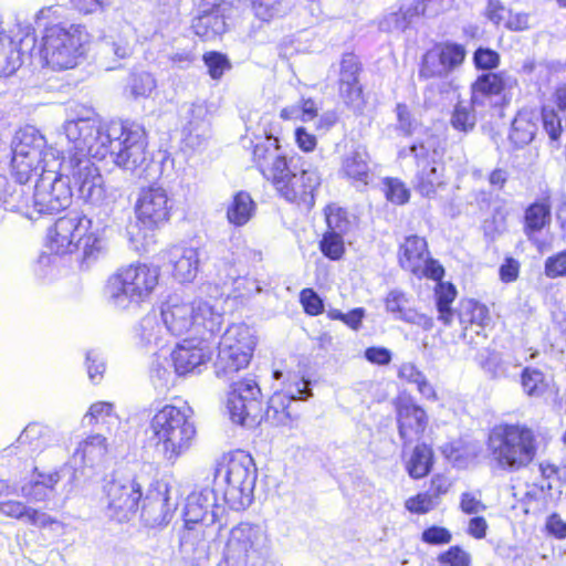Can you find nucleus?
<instances>
[{
  "instance_id": "obj_1",
  "label": "nucleus",
  "mask_w": 566,
  "mask_h": 566,
  "mask_svg": "<svg viewBox=\"0 0 566 566\" xmlns=\"http://www.w3.org/2000/svg\"><path fill=\"white\" fill-rule=\"evenodd\" d=\"M70 147L67 158L42 166L41 175L30 197V217L53 214L69 208L73 191L88 205L102 208L108 216L111 200L104 179L91 158L113 163L139 178L155 180L161 177L164 159L153 160L147 151V135L143 125L134 122L103 124L95 114L66 120L62 126Z\"/></svg>"
},
{
  "instance_id": "obj_2",
  "label": "nucleus",
  "mask_w": 566,
  "mask_h": 566,
  "mask_svg": "<svg viewBox=\"0 0 566 566\" xmlns=\"http://www.w3.org/2000/svg\"><path fill=\"white\" fill-rule=\"evenodd\" d=\"M160 318L169 335L191 334L202 340H208L219 333L223 324V313L217 302H186L177 295L169 296L161 304Z\"/></svg>"
},
{
  "instance_id": "obj_3",
  "label": "nucleus",
  "mask_w": 566,
  "mask_h": 566,
  "mask_svg": "<svg viewBox=\"0 0 566 566\" xmlns=\"http://www.w3.org/2000/svg\"><path fill=\"white\" fill-rule=\"evenodd\" d=\"M149 440L169 463H175L195 442L197 430L189 406L165 405L149 421Z\"/></svg>"
},
{
  "instance_id": "obj_4",
  "label": "nucleus",
  "mask_w": 566,
  "mask_h": 566,
  "mask_svg": "<svg viewBox=\"0 0 566 566\" xmlns=\"http://www.w3.org/2000/svg\"><path fill=\"white\" fill-rule=\"evenodd\" d=\"M486 449L493 469L517 472L535 459L536 436L526 424L500 423L491 429Z\"/></svg>"
},
{
  "instance_id": "obj_5",
  "label": "nucleus",
  "mask_w": 566,
  "mask_h": 566,
  "mask_svg": "<svg viewBox=\"0 0 566 566\" xmlns=\"http://www.w3.org/2000/svg\"><path fill=\"white\" fill-rule=\"evenodd\" d=\"M88 40L82 24H49L42 31L38 53L43 66L52 71L72 70L84 59Z\"/></svg>"
},
{
  "instance_id": "obj_6",
  "label": "nucleus",
  "mask_w": 566,
  "mask_h": 566,
  "mask_svg": "<svg viewBox=\"0 0 566 566\" xmlns=\"http://www.w3.org/2000/svg\"><path fill=\"white\" fill-rule=\"evenodd\" d=\"M49 249L64 255L82 251V262L88 264L105 250L103 230L93 229L92 220L85 214L71 211L59 218L49 230Z\"/></svg>"
},
{
  "instance_id": "obj_7",
  "label": "nucleus",
  "mask_w": 566,
  "mask_h": 566,
  "mask_svg": "<svg viewBox=\"0 0 566 566\" xmlns=\"http://www.w3.org/2000/svg\"><path fill=\"white\" fill-rule=\"evenodd\" d=\"M213 475L216 486L232 510L241 511L251 505L258 471L249 453L238 450L223 454L217 461Z\"/></svg>"
},
{
  "instance_id": "obj_8",
  "label": "nucleus",
  "mask_w": 566,
  "mask_h": 566,
  "mask_svg": "<svg viewBox=\"0 0 566 566\" xmlns=\"http://www.w3.org/2000/svg\"><path fill=\"white\" fill-rule=\"evenodd\" d=\"M159 268L133 263L120 268L108 279L106 294L111 305L126 310L132 304L146 302L159 282Z\"/></svg>"
},
{
  "instance_id": "obj_9",
  "label": "nucleus",
  "mask_w": 566,
  "mask_h": 566,
  "mask_svg": "<svg viewBox=\"0 0 566 566\" xmlns=\"http://www.w3.org/2000/svg\"><path fill=\"white\" fill-rule=\"evenodd\" d=\"M270 539L259 524L242 522L227 541L223 558L217 566H260L270 557Z\"/></svg>"
},
{
  "instance_id": "obj_10",
  "label": "nucleus",
  "mask_w": 566,
  "mask_h": 566,
  "mask_svg": "<svg viewBox=\"0 0 566 566\" xmlns=\"http://www.w3.org/2000/svg\"><path fill=\"white\" fill-rule=\"evenodd\" d=\"M11 166L20 181H29L33 172L42 166H49L53 159H60V151L46 147L44 136L33 126L19 129L11 144Z\"/></svg>"
},
{
  "instance_id": "obj_11",
  "label": "nucleus",
  "mask_w": 566,
  "mask_h": 566,
  "mask_svg": "<svg viewBox=\"0 0 566 566\" xmlns=\"http://www.w3.org/2000/svg\"><path fill=\"white\" fill-rule=\"evenodd\" d=\"M255 346L254 335L245 324H233L227 328L219 342L214 365L219 378L232 380L233 374L245 368Z\"/></svg>"
},
{
  "instance_id": "obj_12",
  "label": "nucleus",
  "mask_w": 566,
  "mask_h": 566,
  "mask_svg": "<svg viewBox=\"0 0 566 566\" xmlns=\"http://www.w3.org/2000/svg\"><path fill=\"white\" fill-rule=\"evenodd\" d=\"M182 517L185 527L197 528L206 535H219L227 525L226 509L209 488L195 490L187 496Z\"/></svg>"
},
{
  "instance_id": "obj_13",
  "label": "nucleus",
  "mask_w": 566,
  "mask_h": 566,
  "mask_svg": "<svg viewBox=\"0 0 566 566\" xmlns=\"http://www.w3.org/2000/svg\"><path fill=\"white\" fill-rule=\"evenodd\" d=\"M300 158H290L281 174L270 180L275 190L286 201L303 205L310 209L315 203V193L321 186V175L315 168L301 167L297 172Z\"/></svg>"
},
{
  "instance_id": "obj_14",
  "label": "nucleus",
  "mask_w": 566,
  "mask_h": 566,
  "mask_svg": "<svg viewBox=\"0 0 566 566\" xmlns=\"http://www.w3.org/2000/svg\"><path fill=\"white\" fill-rule=\"evenodd\" d=\"M467 59V49L463 44L446 40L433 44L424 52L419 66V77L448 78L458 72Z\"/></svg>"
},
{
  "instance_id": "obj_15",
  "label": "nucleus",
  "mask_w": 566,
  "mask_h": 566,
  "mask_svg": "<svg viewBox=\"0 0 566 566\" xmlns=\"http://www.w3.org/2000/svg\"><path fill=\"white\" fill-rule=\"evenodd\" d=\"M105 514L118 523L130 521L137 513L142 485L134 478H115L104 486Z\"/></svg>"
},
{
  "instance_id": "obj_16",
  "label": "nucleus",
  "mask_w": 566,
  "mask_h": 566,
  "mask_svg": "<svg viewBox=\"0 0 566 566\" xmlns=\"http://www.w3.org/2000/svg\"><path fill=\"white\" fill-rule=\"evenodd\" d=\"M311 395L310 382L295 373H289L282 388L276 389L269 399L265 419L275 426H291L294 418L289 410L290 403Z\"/></svg>"
},
{
  "instance_id": "obj_17",
  "label": "nucleus",
  "mask_w": 566,
  "mask_h": 566,
  "mask_svg": "<svg viewBox=\"0 0 566 566\" xmlns=\"http://www.w3.org/2000/svg\"><path fill=\"white\" fill-rule=\"evenodd\" d=\"M172 200L165 188L151 185L142 188L136 202L138 221L148 229L165 224L171 214Z\"/></svg>"
},
{
  "instance_id": "obj_18",
  "label": "nucleus",
  "mask_w": 566,
  "mask_h": 566,
  "mask_svg": "<svg viewBox=\"0 0 566 566\" xmlns=\"http://www.w3.org/2000/svg\"><path fill=\"white\" fill-rule=\"evenodd\" d=\"M409 151L418 166L417 190L424 197L434 196L438 188L444 185V166L438 159V153L423 143L413 144Z\"/></svg>"
},
{
  "instance_id": "obj_19",
  "label": "nucleus",
  "mask_w": 566,
  "mask_h": 566,
  "mask_svg": "<svg viewBox=\"0 0 566 566\" xmlns=\"http://www.w3.org/2000/svg\"><path fill=\"white\" fill-rule=\"evenodd\" d=\"M457 316L463 329V339L474 348L483 347L491 319L488 307L474 300H463L457 310Z\"/></svg>"
},
{
  "instance_id": "obj_20",
  "label": "nucleus",
  "mask_w": 566,
  "mask_h": 566,
  "mask_svg": "<svg viewBox=\"0 0 566 566\" xmlns=\"http://www.w3.org/2000/svg\"><path fill=\"white\" fill-rule=\"evenodd\" d=\"M182 140L186 147L198 149L210 137V112L205 102L185 104L181 108Z\"/></svg>"
},
{
  "instance_id": "obj_21",
  "label": "nucleus",
  "mask_w": 566,
  "mask_h": 566,
  "mask_svg": "<svg viewBox=\"0 0 566 566\" xmlns=\"http://www.w3.org/2000/svg\"><path fill=\"white\" fill-rule=\"evenodd\" d=\"M108 451L106 438L101 433L90 434L77 443L70 460L75 474L86 468L99 465Z\"/></svg>"
},
{
  "instance_id": "obj_22",
  "label": "nucleus",
  "mask_w": 566,
  "mask_h": 566,
  "mask_svg": "<svg viewBox=\"0 0 566 566\" xmlns=\"http://www.w3.org/2000/svg\"><path fill=\"white\" fill-rule=\"evenodd\" d=\"M397 421L405 447L419 440L428 423L426 411L407 400L399 401L397 406Z\"/></svg>"
},
{
  "instance_id": "obj_23",
  "label": "nucleus",
  "mask_w": 566,
  "mask_h": 566,
  "mask_svg": "<svg viewBox=\"0 0 566 566\" xmlns=\"http://www.w3.org/2000/svg\"><path fill=\"white\" fill-rule=\"evenodd\" d=\"M206 342L200 339L198 344L193 345L191 342L185 340L177 345L170 354L176 375L182 376L195 371L211 359L212 352Z\"/></svg>"
},
{
  "instance_id": "obj_24",
  "label": "nucleus",
  "mask_w": 566,
  "mask_h": 566,
  "mask_svg": "<svg viewBox=\"0 0 566 566\" xmlns=\"http://www.w3.org/2000/svg\"><path fill=\"white\" fill-rule=\"evenodd\" d=\"M253 160L262 175L271 180L274 175L281 174L289 163L285 156L280 153L279 139L273 136H266L254 145Z\"/></svg>"
},
{
  "instance_id": "obj_25",
  "label": "nucleus",
  "mask_w": 566,
  "mask_h": 566,
  "mask_svg": "<svg viewBox=\"0 0 566 566\" xmlns=\"http://www.w3.org/2000/svg\"><path fill=\"white\" fill-rule=\"evenodd\" d=\"M165 258L172 268V276L181 282H191L199 270V252L197 249L174 245L165 252Z\"/></svg>"
},
{
  "instance_id": "obj_26",
  "label": "nucleus",
  "mask_w": 566,
  "mask_h": 566,
  "mask_svg": "<svg viewBox=\"0 0 566 566\" xmlns=\"http://www.w3.org/2000/svg\"><path fill=\"white\" fill-rule=\"evenodd\" d=\"M218 535H206L193 527H185L180 535L179 551L182 559L190 565H200L209 557L210 541Z\"/></svg>"
},
{
  "instance_id": "obj_27",
  "label": "nucleus",
  "mask_w": 566,
  "mask_h": 566,
  "mask_svg": "<svg viewBox=\"0 0 566 566\" xmlns=\"http://www.w3.org/2000/svg\"><path fill=\"white\" fill-rule=\"evenodd\" d=\"M27 182L19 179L11 182L6 175L0 174V207L30 217L31 187Z\"/></svg>"
},
{
  "instance_id": "obj_28",
  "label": "nucleus",
  "mask_w": 566,
  "mask_h": 566,
  "mask_svg": "<svg viewBox=\"0 0 566 566\" xmlns=\"http://www.w3.org/2000/svg\"><path fill=\"white\" fill-rule=\"evenodd\" d=\"M177 502L171 500L169 489L166 486L164 492H156L146 496L142 507V518L151 526H161L169 523L175 511Z\"/></svg>"
},
{
  "instance_id": "obj_29",
  "label": "nucleus",
  "mask_w": 566,
  "mask_h": 566,
  "mask_svg": "<svg viewBox=\"0 0 566 566\" xmlns=\"http://www.w3.org/2000/svg\"><path fill=\"white\" fill-rule=\"evenodd\" d=\"M516 84V80L505 72H486L478 76L472 84L473 103L485 104L491 96H497L505 90L512 88Z\"/></svg>"
},
{
  "instance_id": "obj_30",
  "label": "nucleus",
  "mask_w": 566,
  "mask_h": 566,
  "mask_svg": "<svg viewBox=\"0 0 566 566\" xmlns=\"http://www.w3.org/2000/svg\"><path fill=\"white\" fill-rule=\"evenodd\" d=\"M553 102L557 108H543V126L549 139L559 143L566 132V83L558 84L553 92Z\"/></svg>"
},
{
  "instance_id": "obj_31",
  "label": "nucleus",
  "mask_w": 566,
  "mask_h": 566,
  "mask_svg": "<svg viewBox=\"0 0 566 566\" xmlns=\"http://www.w3.org/2000/svg\"><path fill=\"white\" fill-rule=\"evenodd\" d=\"M52 442V431L46 426L34 422L28 424L10 447L15 453L32 457L42 452Z\"/></svg>"
},
{
  "instance_id": "obj_32",
  "label": "nucleus",
  "mask_w": 566,
  "mask_h": 566,
  "mask_svg": "<svg viewBox=\"0 0 566 566\" xmlns=\"http://www.w3.org/2000/svg\"><path fill=\"white\" fill-rule=\"evenodd\" d=\"M226 10L227 3L224 2H213L210 9H202L200 15L192 23L195 33L206 41L224 33L227 30Z\"/></svg>"
},
{
  "instance_id": "obj_33",
  "label": "nucleus",
  "mask_w": 566,
  "mask_h": 566,
  "mask_svg": "<svg viewBox=\"0 0 566 566\" xmlns=\"http://www.w3.org/2000/svg\"><path fill=\"white\" fill-rule=\"evenodd\" d=\"M35 38L25 35L20 40L19 48L14 40L0 31V76L12 74L21 65V56L29 48H34Z\"/></svg>"
},
{
  "instance_id": "obj_34",
  "label": "nucleus",
  "mask_w": 566,
  "mask_h": 566,
  "mask_svg": "<svg viewBox=\"0 0 566 566\" xmlns=\"http://www.w3.org/2000/svg\"><path fill=\"white\" fill-rule=\"evenodd\" d=\"M223 272L219 270V279L223 284L231 283V287L228 292V297L238 301L240 304H244L251 300L254 295L262 292V286L259 281L248 275L240 276L235 275V269L232 264L222 263Z\"/></svg>"
},
{
  "instance_id": "obj_35",
  "label": "nucleus",
  "mask_w": 566,
  "mask_h": 566,
  "mask_svg": "<svg viewBox=\"0 0 566 566\" xmlns=\"http://www.w3.org/2000/svg\"><path fill=\"white\" fill-rule=\"evenodd\" d=\"M409 304V297L400 290H391L385 297L386 311L396 319L431 327L430 318L413 312Z\"/></svg>"
},
{
  "instance_id": "obj_36",
  "label": "nucleus",
  "mask_w": 566,
  "mask_h": 566,
  "mask_svg": "<svg viewBox=\"0 0 566 566\" xmlns=\"http://www.w3.org/2000/svg\"><path fill=\"white\" fill-rule=\"evenodd\" d=\"M538 114L534 109L520 111L512 122L510 139L517 147L528 145L537 132Z\"/></svg>"
},
{
  "instance_id": "obj_37",
  "label": "nucleus",
  "mask_w": 566,
  "mask_h": 566,
  "mask_svg": "<svg viewBox=\"0 0 566 566\" xmlns=\"http://www.w3.org/2000/svg\"><path fill=\"white\" fill-rule=\"evenodd\" d=\"M428 256L427 242L418 235L407 237L400 245L399 263L407 271H419L423 266V260Z\"/></svg>"
},
{
  "instance_id": "obj_38",
  "label": "nucleus",
  "mask_w": 566,
  "mask_h": 566,
  "mask_svg": "<svg viewBox=\"0 0 566 566\" xmlns=\"http://www.w3.org/2000/svg\"><path fill=\"white\" fill-rule=\"evenodd\" d=\"M342 172L354 181L367 185L370 179L369 155L363 147L348 153L342 163Z\"/></svg>"
},
{
  "instance_id": "obj_39",
  "label": "nucleus",
  "mask_w": 566,
  "mask_h": 566,
  "mask_svg": "<svg viewBox=\"0 0 566 566\" xmlns=\"http://www.w3.org/2000/svg\"><path fill=\"white\" fill-rule=\"evenodd\" d=\"M171 358L166 354L158 353L150 365V382L158 395H165L175 382V370Z\"/></svg>"
},
{
  "instance_id": "obj_40",
  "label": "nucleus",
  "mask_w": 566,
  "mask_h": 566,
  "mask_svg": "<svg viewBox=\"0 0 566 566\" xmlns=\"http://www.w3.org/2000/svg\"><path fill=\"white\" fill-rule=\"evenodd\" d=\"M134 30L130 25H124L118 33L108 35L102 44L105 56H114V62L127 59L133 53Z\"/></svg>"
},
{
  "instance_id": "obj_41",
  "label": "nucleus",
  "mask_w": 566,
  "mask_h": 566,
  "mask_svg": "<svg viewBox=\"0 0 566 566\" xmlns=\"http://www.w3.org/2000/svg\"><path fill=\"white\" fill-rule=\"evenodd\" d=\"M227 409L232 422L243 427H252L260 411V402H248L240 399L239 396L229 394Z\"/></svg>"
},
{
  "instance_id": "obj_42",
  "label": "nucleus",
  "mask_w": 566,
  "mask_h": 566,
  "mask_svg": "<svg viewBox=\"0 0 566 566\" xmlns=\"http://www.w3.org/2000/svg\"><path fill=\"white\" fill-rule=\"evenodd\" d=\"M551 209L548 199H542L527 207L524 216V232L528 239H532L534 233L539 232L549 224Z\"/></svg>"
},
{
  "instance_id": "obj_43",
  "label": "nucleus",
  "mask_w": 566,
  "mask_h": 566,
  "mask_svg": "<svg viewBox=\"0 0 566 566\" xmlns=\"http://www.w3.org/2000/svg\"><path fill=\"white\" fill-rule=\"evenodd\" d=\"M255 212V203L250 193L239 191L234 195L232 201L227 209L228 221L235 226L242 227L247 224Z\"/></svg>"
},
{
  "instance_id": "obj_44",
  "label": "nucleus",
  "mask_w": 566,
  "mask_h": 566,
  "mask_svg": "<svg viewBox=\"0 0 566 566\" xmlns=\"http://www.w3.org/2000/svg\"><path fill=\"white\" fill-rule=\"evenodd\" d=\"M482 106L481 104L473 103V97L469 101H459L453 108L451 114L450 124L451 126L464 134L473 130L476 124V107Z\"/></svg>"
},
{
  "instance_id": "obj_45",
  "label": "nucleus",
  "mask_w": 566,
  "mask_h": 566,
  "mask_svg": "<svg viewBox=\"0 0 566 566\" xmlns=\"http://www.w3.org/2000/svg\"><path fill=\"white\" fill-rule=\"evenodd\" d=\"M433 462V452L427 444H418L406 461V470L412 479L428 475Z\"/></svg>"
},
{
  "instance_id": "obj_46",
  "label": "nucleus",
  "mask_w": 566,
  "mask_h": 566,
  "mask_svg": "<svg viewBox=\"0 0 566 566\" xmlns=\"http://www.w3.org/2000/svg\"><path fill=\"white\" fill-rule=\"evenodd\" d=\"M168 334L156 314L146 315L139 323L138 336L145 345L163 347L167 343Z\"/></svg>"
},
{
  "instance_id": "obj_47",
  "label": "nucleus",
  "mask_w": 566,
  "mask_h": 566,
  "mask_svg": "<svg viewBox=\"0 0 566 566\" xmlns=\"http://www.w3.org/2000/svg\"><path fill=\"white\" fill-rule=\"evenodd\" d=\"M41 480L32 481L21 488V495L30 501L42 502L48 500L60 481L57 472L40 475Z\"/></svg>"
},
{
  "instance_id": "obj_48",
  "label": "nucleus",
  "mask_w": 566,
  "mask_h": 566,
  "mask_svg": "<svg viewBox=\"0 0 566 566\" xmlns=\"http://www.w3.org/2000/svg\"><path fill=\"white\" fill-rule=\"evenodd\" d=\"M118 422L119 418L115 412L114 405L107 401L92 403L82 419L83 426L104 424L109 428Z\"/></svg>"
},
{
  "instance_id": "obj_49",
  "label": "nucleus",
  "mask_w": 566,
  "mask_h": 566,
  "mask_svg": "<svg viewBox=\"0 0 566 566\" xmlns=\"http://www.w3.org/2000/svg\"><path fill=\"white\" fill-rule=\"evenodd\" d=\"M436 306L439 313V319L443 322L444 325H451L454 312L451 310V304L453 303L457 291L455 287L451 283H438L436 290Z\"/></svg>"
},
{
  "instance_id": "obj_50",
  "label": "nucleus",
  "mask_w": 566,
  "mask_h": 566,
  "mask_svg": "<svg viewBox=\"0 0 566 566\" xmlns=\"http://www.w3.org/2000/svg\"><path fill=\"white\" fill-rule=\"evenodd\" d=\"M521 386L528 397H542L549 388V380L541 370L526 367L521 375Z\"/></svg>"
},
{
  "instance_id": "obj_51",
  "label": "nucleus",
  "mask_w": 566,
  "mask_h": 566,
  "mask_svg": "<svg viewBox=\"0 0 566 566\" xmlns=\"http://www.w3.org/2000/svg\"><path fill=\"white\" fill-rule=\"evenodd\" d=\"M157 83L155 77L148 72L132 73L127 85L126 92L134 99L147 98L156 88Z\"/></svg>"
},
{
  "instance_id": "obj_52",
  "label": "nucleus",
  "mask_w": 566,
  "mask_h": 566,
  "mask_svg": "<svg viewBox=\"0 0 566 566\" xmlns=\"http://www.w3.org/2000/svg\"><path fill=\"white\" fill-rule=\"evenodd\" d=\"M256 18L270 21L285 13L286 7L283 0H249Z\"/></svg>"
},
{
  "instance_id": "obj_53",
  "label": "nucleus",
  "mask_w": 566,
  "mask_h": 566,
  "mask_svg": "<svg viewBox=\"0 0 566 566\" xmlns=\"http://www.w3.org/2000/svg\"><path fill=\"white\" fill-rule=\"evenodd\" d=\"M344 234L325 232L321 242L319 248L322 253L331 260H339L345 252Z\"/></svg>"
},
{
  "instance_id": "obj_54",
  "label": "nucleus",
  "mask_w": 566,
  "mask_h": 566,
  "mask_svg": "<svg viewBox=\"0 0 566 566\" xmlns=\"http://www.w3.org/2000/svg\"><path fill=\"white\" fill-rule=\"evenodd\" d=\"M231 395L239 396L248 402H260L261 389L253 378H244L231 384Z\"/></svg>"
},
{
  "instance_id": "obj_55",
  "label": "nucleus",
  "mask_w": 566,
  "mask_h": 566,
  "mask_svg": "<svg viewBox=\"0 0 566 566\" xmlns=\"http://www.w3.org/2000/svg\"><path fill=\"white\" fill-rule=\"evenodd\" d=\"M478 361L480 366L493 378L507 376L505 363L495 352L488 353L485 356L483 353L479 354Z\"/></svg>"
},
{
  "instance_id": "obj_56",
  "label": "nucleus",
  "mask_w": 566,
  "mask_h": 566,
  "mask_svg": "<svg viewBox=\"0 0 566 566\" xmlns=\"http://www.w3.org/2000/svg\"><path fill=\"white\" fill-rule=\"evenodd\" d=\"M327 231L339 234H345L349 229V221L346 211L337 207H327L325 211Z\"/></svg>"
},
{
  "instance_id": "obj_57",
  "label": "nucleus",
  "mask_w": 566,
  "mask_h": 566,
  "mask_svg": "<svg viewBox=\"0 0 566 566\" xmlns=\"http://www.w3.org/2000/svg\"><path fill=\"white\" fill-rule=\"evenodd\" d=\"M397 124L396 128L405 136H410L417 129L419 123L411 113L408 105L398 103L396 106Z\"/></svg>"
},
{
  "instance_id": "obj_58",
  "label": "nucleus",
  "mask_w": 566,
  "mask_h": 566,
  "mask_svg": "<svg viewBox=\"0 0 566 566\" xmlns=\"http://www.w3.org/2000/svg\"><path fill=\"white\" fill-rule=\"evenodd\" d=\"M387 200L396 205H403L409 200V189L396 178H387L384 181Z\"/></svg>"
},
{
  "instance_id": "obj_59",
  "label": "nucleus",
  "mask_w": 566,
  "mask_h": 566,
  "mask_svg": "<svg viewBox=\"0 0 566 566\" xmlns=\"http://www.w3.org/2000/svg\"><path fill=\"white\" fill-rule=\"evenodd\" d=\"M439 502L429 492L419 493L415 496L409 497L405 506L406 509L415 514H424L433 510Z\"/></svg>"
},
{
  "instance_id": "obj_60",
  "label": "nucleus",
  "mask_w": 566,
  "mask_h": 566,
  "mask_svg": "<svg viewBox=\"0 0 566 566\" xmlns=\"http://www.w3.org/2000/svg\"><path fill=\"white\" fill-rule=\"evenodd\" d=\"M205 64L208 67L210 76L214 80L220 78L224 71L230 69L228 59L219 52H209L203 55Z\"/></svg>"
},
{
  "instance_id": "obj_61",
  "label": "nucleus",
  "mask_w": 566,
  "mask_h": 566,
  "mask_svg": "<svg viewBox=\"0 0 566 566\" xmlns=\"http://www.w3.org/2000/svg\"><path fill=\"white\" fill-rule=\"evenodd\" d=\"M473 62L476 69L491 71L499 66L500 55L491 49L479 48L473 54Z\"/></svg>"
},
{
  "instance_id": "obj_62",
  "label": "nucleus",
  "mask_w": 566,
  "mask_h": 566,
  "mask_svg": "<svg viewBox=\"0 0 566 566\" xmlns=\"http://www.w3.org/2000/svg\"><path fill=\"white\" fill-rule=\"evenodd\" d=\"M339 93L344 102L353 108L363 105V90L358 82L339 83Z\"/></svg>"
},
{
  "instance_id": "obj_63",
  "label": "nucleus",
  "mask_w": 566,
  "mask_h": 566,
  "mask_svg": "<svg viewBox=\"0 0 566 566\" xmlns=\"http://www.w3.org/2000/svg\"><path fill=\"white\" fill-rule=\"evenodd\" d=\"M544 273L549 279L566 275V250L546 259Z\"/></svg>"
},
{
  "instance_id": "obj_64",
  "label": "nucleus",
  "mask_w": 566,
  "mask_h": 566,
  "mask_svg": "<svg viewBox=\"0 0 566 566\" xmlns=\"http://www.w3.org/2000/svg\"><path fill=\"white\" fill-rule=\"evenodd\" d=\"M438 560L449 566H470V555L459 546H452L439 555Z\"/></svg>"
}]
</instances>
